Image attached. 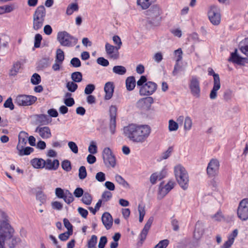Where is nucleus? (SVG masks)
Instances as JSON below:
<instances>
[{
	"label": "nucleus",
	"mask_w": 248,
	"mask_h": 248,
	"mask_svg": "<svg viewBox=\"0 0 248 248\" xmlns=\"http://www.w3.org/2000/svg\"><path fill=\"white\" fill-rule=\"evenodd\" d=\"M151 132L150 127L146 124H130L123 128L124 136L129 141L136 143L145 142Z\"/></svg>",
	"instance_id": "nucleus-1"
},
{
	"label": "nucleus",
	"mask_w": 248,
	"mask_h": 248,
	"mask_svg": "<svg viewBox=\"0 0 248 248\" xmlns=\"http://www.w3.org/2000/svg\"><path fill=\"white\" fill-rule=\"evenodd\" d=\"M175 178L180 186L186 190L188 188L189 183L188 174L186 169L181 164H178L174 168Z\"/></svg>",
	"instance_id": "nucleus-2"
},
{
	"label": "nucleus",
	"mask_w": 248,
	"mask_h": 248,
	"mask_svg": "<svg viewBox=\"0 0 248 248\" xmlns=\"http://www.w3.org/2000/svg\"><path fill=\"white\" fill-rule=\"evenodd\" d=\"M46 16V8L43 5L38 6L32 15V29L35 31L41 29Z\"/></svg>",
	"instance_id": "nucleus-3"
},
{
	"label": "nucleus",
	"mask_w": 248,
	"mask_h": 248,
	"mask_svg": "<svg viewBox=\"0 0 248 248\" xmlns=\"http://www.w3.org/2000/svg\"><path fill=\"white\" fill-rule=\"evenodd\" d=\"M13 229L5 220L0 223V248H4V243L12 238Z\"/></svg>",
	"instance_id": "nucleus-4"
},
{
	"label": "nucleus",
	"mask_w": 248,
	"mask_h": 248,
	"mask_svg": "<svg viewBox=\"0 0 248 248\" xmlns=\"http://www.w3.org/2000/svg\"><path fill=\"white\" fill-rule=\"evenodd\" d=\"M57 40L60 44L64 46L72 47L76 45L78 39L65 31L58 32Z\"/></svg>",
	"instance_id": "nucleus-5"
},
{
	"label": "nucleus",
	"mask_w": 248,
	"mask_h": 248,
	"mask_svg": "<svg viewBox=\"0 0 248 248\" xmlns=\"http://www.w3.org/2000/svg\"><path fill=\"white\" fill-rule=\"evenodd\" d=\"M36 100L37 97L34 96L20 94L16 97L15 102L19 106H28L31 105Z\"/></svg>",
	"instance_id": "nucleus-6"
},
{
	"label": "nucleus",
	"mask_w": 248,
	"mask_h": 248,
	"mask_svg": "<svg viewBox=\"0 0 248 248\" xmlns=\"http://www.w3.org/2000/svg\"><path fill=\"white\" fill-rule=\"evenodd\" d=\"M103 158L107 167L114 168L116 165V159L109 148H105L103 151Z\"/></svg>",
	"instance_id": "nucleus-7"
},
{
	"label": "nucleus",
	"mask_w": 248,
	"mask_h": 248,
	"mask_svg": "<svg viewBox=\"0 0 248 248\" xmlns=\"http://www.w3.org/2000/svg\"><path fill=\"white\" fill-rule=\"evenodd\" d=\"M237 216L242 220L248 219V199H244L240 202L237 209Z\"/></svg>",
	"instance_id": "nucleus-8"
},
{
	"label": "nucleus",
	"mask_w": 248,
	"mask_h": 248,
	"mask_svg": "<svg viewBox=\"0 0 248 248\" xmlns=\"http://www.w3.org/2000/svg\"><path fill=\"white\" fill-rule=\"evenodd\" d=\"M208 16L210 22L214 25H218L221 21V16L218 8L212 6L208 13Z\"/></svg>",
	"instance_id": "nucleus-9"
},
{
	"label": "nucleus",
	"mask_w": 248,
	"mask_h": 248,
	"mask_svg": "<svg viewBox=\"0 0 248 248\" xmlns=\"http://www.w3.org/2000/svg\"><path fill=\"white\" fill-rule=\"evenodd\" d=\"M189 88L192 95L198 98L201 96L200 81L196 77H192L189 83Z\"/></svg>",
	"instance_id": "nucleus-10"
},
{
	"label": "nucleus",
	"mask_w": 248,
	"mask_h": 248,
	"mask_svg": "<svg viewBox=\"0 0 248 248\" xmlns=\"http://www.w3.org/2000/svg\"><path fill=\"white\" fill-rule=\"evenodd\" d=\"M55 194L58 198L62 199L68 204L72 202L74 199L72 194L68 190L64 191L60 187L55 189Z\"/></svg>",
	"instance_id": "nucleus-11"
},
{
	"label": "nucleus",
	"mask_w": 248,
	"mask_h": 248,
	"mask_svg": "<svg viewBox=\"0 0 248 248\" xmlns=\"http://www.w3.org/2000/svg\"><path fill=\"white\" fill-rule=\"evenodd\" d=\"M219 162L217 159H212L208 164L206 172L208 175L213 177L217 175L219 168Z\"/></svg>",
	"instance_id": "nucleus-12"
},
{
	"label": "nucleus",
	"mask_w": 248,
	"mask_h": 248,
	"mask_svg": "<svg viewBox=\"0 0 248 248\" xmlns=\"http://www.w3.org/2000/svg\"><path fill=\"white\" fill-rule=\"evenodd\" d=\"M157 85L155 82L148 81L142 86L140 89L141 95H149L152 94L156 90Z\"/></svg>",
	"instance_id": "nucleus-13"
},
{
	"label": "nucleus",
	"mask_w": 248,
	"mask_h": 248,
	"mask_svg": "<svg viewBox=\"0 0 248 248\" xmlns=\"http://www.w3.org/2000/svg\"><path fill=\"white\" fill-rule=\"evenodd\" d=\"M118 47L113 46L108 43H107L105 45V50L107 54L109 57L113 60H117L119 57V52Z\"/></svg>",
	"instance_id": "nucleus-14"
},
{
	"label": "nucleus",
	"mask_w": 248,
	"mask_h": 248,
	"mask_svg": "<svg viewBox=\"0 0 248 248\" xmlns=\"http://www.w3.org/2000/svg\"><path fill=\"white\" fill-rule=\"evenodd\" d=\"M117 108L115 106H111L109 108L110 124L109 128L112 134H114L116 128V117L117 115Z\"/></svg>",
	"instance_id": "nucleus-15"
},
{
	"label": "nucleus",
	"mask_w": 248,
	"mask_h": 248,
	"mask_svg": "<svg viewBox=\"0 0 248 248\" xmlns=\"http://www.w3.org/2000/svg\"><path fill=\"white\" fill-rule=\"evenodd\" d=\"M43 139H48L51 137V132L48 126H37L35 130Z\"/></svg>",
	"instance_id": "nucleus-16"
},
{
	"label": "nucleus",
	"mask_w": 248,
	"mask_h": 248,
	"mask_svg": "<svg viewBox=\"0 0 248 248\" xmlns=\"http://www.w3.org/2000/svg\"><path fill=\"white\" fill-rule=\"evenodd\" d=\"M154 102L153 98L151 97H147L140 99L137 103L138 108L143 109H149L152 104Z\"/></svg>",
	"instance_id": "nucleus-17"
},
{
	"label": "nucleus",
	"mask_w": 248,
	"mask_h": 248,
	"mask_svg": "<svg viewBox=\"0 0 248 248\" xmlns=\"http://www.w3.org/2000/svg\"><path fill=\"white\" fill-rule=\"evenodd\" d=\"M60 165L59 161L57 159H51L47 158L45 160L44 167V168L45 169L50 170H57Z\"/></svg>",
	"instance_id": "nucleus-18"
},
{
	"label": "nucleus",
	"mask_w": 248,
	"mask_h": 248,
	"mask_svg": "<svg viewBox=\"0 0 248 248\" xmlns=\"http://www.w3.org/2000/svg\"><path fill=\"white\" fill-rule=\"evenodd\" d=\"M154 220V217H151L148 221H147L146 223L145 224L143 229H142V231L141 232L139 238L140 239V241L141 243L143 242L146 238L147 234L149 230H150L151 225L153 222Z\"/></svg>",
	"instance_id": "nucleus-19"
},
{
	"label": "nucleus",
	"mask_w": 248,
	"mask_h": 248,
	"mask_svg": "<svg viewBox=\"0 0 248 248\" xmlns=\"http://www.w3.org/2000/svg\"><path fill=\"white\" fill-rule=\"evenodd\" d=\"M102 222L107 230L111 228L113 223V219L111 215L108 212L104 213L102 216Z\"/></svg>",
	"instance_id": "nucleus-20"
},
{
	"label": "nucleus",
	"mask_w": 248,
	"mask_h": 248,
	"mask_svg": "<svg viewBox=\"0 0 248 248\" xmlns=\"http://www.w3.org/2000/svg\"><path fill=\"white\" fill-rule=\"evenodd\" d=\"M148 15L150 16L151 18L154 20L159 21L160 20L161 17L160 15L161 13V11L159 7L155 6L153 7L151 9L147 11Z\"/></svg>",
	"instance_id": "nucleus-21"
},
{
	"label": "nucleus",
	"mask_w": 248,
	"mask_h": 248,
	"mask_svg": "<svg viewBox=\"0 0 248 248\" xmlns=\"http://www.w3.org/2000/svg\"><path fill=\"white\" fill-rule=\"evenodd\" d=\"M174 184L171 181L169 182L164 186L161 185L159 186V195L161 198L164 197L167 193H168L173 187Z\"/></svg>",
	"instance_id": "nucleus-22"
},
{
	"label": "nucleus",
	"mask_w": 248,
	"mask_h": 248,
	"mask_svg": "<svg viewBox=\"0 0 248 248\" xmlns=\"http://www.w3.org/2000/svg\"><path fill=\"white\" fill-rule=\"evenodd\" d=\"M114 86L112 82H108L106 83L104 87V91L106 93L105 99L106 100H109L112 97L114 92Z\"/></svg>",
	"instance_id": "nucleus-23"
},
{
	"label": "nucleus",
	"mask_w": 248,
	"mask_h": 248,
	"mask_svg": "<svg viewBox=\"0 0 248 248\" xmlns=\"http://www.w3.org/2000/svg\"><path fill=\"white\" fill-rule=\"evenodd\" d=\"M28 133L24 131H21L18 135V142L16 148L25 147L27 142Z\"/></svg>",
	"instance_id": "nucleus-24"
},
{
	"label": "nucleus",
	"mask_w": 248,
	"mask_h": 248,
	"mask_svg": "<svg viewBox=\"0 0 248 248\" xmlns=\"http://www.w3.org/2000/svg\"><path fill=\"white\" fill-rule=\"evenodd\" d=\"M245 60V58L240 57L237 54V49H235L234 52L231 53V57L229 59V61L240 65L243 64Z\"/></svg>",
	"instance_id": "nucleus-25"
},
{
	"label": "nucleus",
	"mask_w": 248,
	"mask_h": 248,
	"mask_svg": "<svg viewBox=\"0 0 248 248\" xmlns=\"http://www.w3.org/2000/svg\"><path fill=\"white\" fill-rule=\"evenodd\" d=\"M220 88V82H218L217 79L216 82H214L213 88L210 93V98L214 100L217 97V91Z\"/></svg>",
	"instance_id": "nucleus-26"
},
{
	"label": "nucleus",
	"mask_w": 248,
	"mask_h": 248,
	"mask_svg": "<svg viewBox=\"0 0 248 248\" xmlns=\"http://www.w3.org/2000/svg\"><path fill=\"white\" fill-rule=\"evenodd\" d=\"M239 49L242 53L248 57V37L240 43Z\"/></svg>",
	"instance_id": "nucleus-27"
},
{
	"label": "nucleus",
	"mask_w": 248,
	"mask_h": 248,
	"mask_svg": "<svg viewBox=\"0 0 248 248\" xmlns=\"http://www.w3.org/2000/svg\"><path fill=\"white\" fill-rule=\"evenodd\" d=\"M126 87L128 91H132L136 86V80L133 76L128 77L125 80Z\"/></svg>",
	"instance_id": "nucleus-28"
},
{
	"label": "nucleus",
	"mask_w": 248,
	"mask_h": 248,
	"mask_svg": "<svg viewBox=\"0 0 248 248\" xmlns=\"http://www.w3.org/2000/svg\"><path fill=\"white\" fill-rule=\"evenodd\" d=\"M45 160L42 158H34L31 160L32 166L36 169L44 168Z\"/></svg>",
	"instance_id": "nucleus-29"
},
{
	"label": "nucleus",
	"mask_w": 248,
	"mask_h": 248,
	"mask_svg": "<svg viewBox=\"0 0 248 248\" xmlns=\"http://www.w3.org/2000/svg\"><path fill=\"white\" fill-rule=\"evenodd\" d=\"M18 152V155L23 156L25 155H29L33 151V149L30 147H21L20 148H16Z\"/></svg>",
	"instance_id": "nucleus-30"
},
{
	"label": "nucleus",
	"mask_w": 248,
	"mask_h": 248,
	"mask_svg": "<svg viewBox=\"0 0 248 248\" xmlns=\"http://www.w3.org/2000/svg\"><path fill=\"white\" fill-rule=\"evenodd\" d=\"M36 120L39 123L44 125L47 124L50 122L49 117L45 114L37 115Z\"/></svg>",
	"instance_id": "nucleus-31"
},
{
	"label": "nucleus",
	"mask_w": 248,
	"mask_h": 248,
	"mask_svg": "<svg viewBox=\"0 0 248 248\" xmlns=\"http://www.w3.org/2000/svg\"><path fill=\"white\" fill-rule=\"evenodd\" d=\"M78 10V4L76 3H72L67 6L66 13L67 15H71L74 12L77 11Z\"/></svg>",
	"instance_id": "nucleus-32"
},
{
	"label": "nucleus",
	"mask_w": 248,
	"mask_h": 248,
	"mask_svg": "<svg viewBox=\"0 0 248 248\" xmlns=\"http://www.w3.org/2000/svg\"><path fill=\"white\" fill-rule=\"evenodd\" d=\"M113 72L119 75H123L125 74L126 69L125 67L121 65L115 66L112 69Z\"/></svg>",
	"instance_id": "nucleus-33"
},
{
	"label": "nucleus",
	"mask_w": 248,
	"mask_h": 248,
	"mask_svg": "<svg viewBox=\"0 0 248 248\" xmlns=\"http://www.w3.org/2000/svg\"><path fill=\"white\" fill-rule=\"evenodd\" d=\"M64 59V54L63 51L60 48L57 49L56 51L55 62L62 63Z\"/></svg>",
	"instance_id": "nucleus-34"
},
{
	"label": "nucleus",
	"mask_w": 248,
	"mask_h": 248,
	"mask_svg": "<svg viewBox=\"0 0 248 248\" xmlns=\"http://www.w3.org/2000/svg\"><path fill=\"white\" fill-rule=\"evenodd\" d=\"M116 181L123 187L127 188L129 187L128 183L122 177V176L116 174L115 176Z\"/></svg>",
	"instance_id": "nucleus-35"
},
{
	"label": "nucleus",
	"mask_w": 248,
	"mask_h": 248,
	"mask_svg": "<svg viewBox=\"0 0 248 248\" xmlns=\"http://www.w3.org/2000/svg\"><path fill=\"white\" fill-rule=\"evenodd\" d=\"M81 201L84 204L88 205H90L92 202V197L89 193L85 192L83 195Z\"/></svg>",
	"instance_id": "nucleus-36"
},
{
	"label": "nucleus",
	"mask_w": 248,
	"mask_h": 248,
	"mask_svg": "<svg viewBox=\"0 0 248 248\" xmlns=\"http://www.w3.org/2000/svg\"><path fill=\"white\" fill-rule=\"evenodd\" d=\"M71 78L75 82H80L82 79V75L80 72H75L72 74Z\"/></svg>",
	"instance_id": "nucleus-37"
},
{
	"label": "nucleus",
	"mask_w": 248,
	"mask_h": 248,
	"mask_svg": "<svg viewBox=\"0 0 248 248\" xmlns=\"http://www.w3.org/2000/svg\"><path fill=\"white\" fill-rule=\"evenodd\" d=\"M192 126V120L189 116H186L185 119L184 130L189 131Z\"/></svg>",
	"instance_id": "nucleus-38"
},
{
	"label": "nucleus",
	"mask_w": 248,
	"mask_h": 248,
	"mask_svg": "<svg viewBox=\"0 0 248 248\" xmlns=\"http://www.w3.org/2000/svg\"><path fill=\"white\" fill-rule=\"evenodd\" d=\"M152 0H137V4L143 9H147L151 5Z\"/></svg>",
	"instance_id": "nucleus-39"
},
{
	"label": "nucleus",
	"mask_w": 248,
	"mask_h": 248,
	"mask_svg": "<svg viewBox=\"0 0 248 248\" xmlns=\"http://www.w3.org/2000/svg\"><path fill=\"white\" fill-rule=\"evenodd\" d=\"M97 241V237L96 235H93L88 242V248H96V245Z\"/></svg>",
	"instance_id": "nucleus-40"
},
{
	"label": "nucleus",
	"mask_w": 248,
	"mask_h": 248,
	"mask_svg": "<svg viewBox=\"0 0 248 248\" xmlns=\"http://www.w3.org/2000/svg\"><path fill=\"white\" fill-rule=\"evenodd\" d=\"M179 126L178 124L173 120L169 121V130L170 131H174L178 130Z\"/></svg>",
	"instance_id": "nucleus-41"
},
{
	"label": "nucleus",
	"mask_w": 248,
	"mask_h": 248,
	"mask_svg": "<svg viewBox=\"0 0 248 248\" xmlns=\"http://www.w3.org/2000/svg\"><path fill=\"white\" fill-rule=\"evenodd\" d=\"M62 167L66 171H70L72 169L70 161L68 160L63 161L62 163Z\"/></svg>",
	"instance_id": "nucleus-42"
},
{
	"label": "nucleus",
	"mask_w": 248,
	"mask_h": 248,
	"mask_svg": "<svg viewBox=\"0 0 248 248\" xmlns=\"http://www.w3.org/2000/svg\"><path fill=\"white\" fill-rule=\"evenodd\" d=\"M174 54L175 57V61L176 62H179L183 59V51L181 48H178L177 50H175L174 51Z\"/></svg>",
	"instance_id": "nucleus-43"
},
{
	"label": "nucleus",
	"mask_w": 248,
	"mask_h": 248,
	"mask_svg": "<svg viewBox=\"0 0 248 248\" xmlns=\"http://www.w3.org/2000/svg\"><path fill=\"white\" fill-rule=\"evenodd\" d=\"M66 87L69 91L74 92L77 89L78 86L73 81H69L66 84Z\"/></svg>",
	"instance_id": "nucleus-44"
},
{
	"label": "nucleus",
	"mask_w": 248,
	"mask_h": 248,
	"mask_svg": "<svg viewBox=\"0 0 248 248\" xmlns=\"http://www.w3.org/2000/svg\"><path fill=\"white\" fill-rule=\"evenodd\" d=\"M87 176V171L84 166H81L78 170V177L80 179L83 180Z\"/></svg>",
	"instance_id": "nucleus-45"
},
{
	"label": "nucleus",
	"mask_w": 248,
	"mask_h": 248,
	"mask_svg": "<svg viewBox=\"0 0 248 248\" xmlns=\"http://www.w3.org/2000/svg\"><path fill=\"white\" fill-rule=\"evenodd\" d=\"M3 107L5 108H9L10 110L14 109V105L12 101V98L9 97L4 102Z\"/></svg>",
	"instance_id": "nucleus-46"
},
{
	"label": "nucleus",
	"mask_w": 248,
	"mask_h": 248,
	"mask_svg": "<svg viewBox=\"0 0 248 248\" xmlns=\"http://www.w3.org/2000/svg\"><path fill=\"white\" fill-rule=\"evenodd\" d=\"M88 151L92 154H95L97 152V146L96 145V143L92 141L90 143V144L88 147Z\"/></svg>",
	"instance_id": "nucleus-47"
},
{
	"label": "nucleus",
	"mask_w": 248,
	"mask_h": 248,
	"mask_svg": "<svg viewBox=\"0 0 248 248\" xmlns=\"http://www.w3.org/2000/svg\"><path fill=\"white\" fill-rule=\"evenodd\" d=\"M46 196L42 191H39L36 193V199L41 202V205L46 202Z\"/></svg>",
	"instance_id": "nucleus-48"
},
{
	"label": "nucleus",
	"mask_w": 248,
	"mask_h": 248,
	"mask_svg": "<svg viewBox=\"0 0 248 248\" xmlns=\"http://www.w3.org/2000/svg\"><path fill=\"white\" fill-rule=\"evenodd\" d=\"M42 40V36L41 34L38 33L35 35L34 37V46L36 48H38L40 46L41 42Z\"/></svg>",
	"instance_id": "nucleus-49"
},
{
	"label": "nucleus",
	"mask_w": 248,
	"mask_h": 248,
	"mask_svg": "<svg viewBox=\"0 0 248 248\" xmlns=\"http://www.w3.org/2000/svg\"><path fill=\"white\" fill-rule=\"evenodd\" d=\"M41 82V77L37 73L34 74L31 78V82L34 85L38 84Z\"/></svg>",
	"instance_id": "nucleus-50"
},
{
	"label": "nucleus",
	"mask_w": 248,
	"mask_h": 248,
	"mask_svg": "<svg viewBox=\"0 0 248 248\" xmlns=\"http://www.w3.org/2000/svg\"><path fill=\"white\" fill-rule=\"evenodd\" d=\"M112 193L108 191H104L102 195V200L104 202H108L112 198Z\"/></svg>",
	"instance_id": "nucleus-51"
},
{
	"label": "nucleus",
	"mask_w": 248,
	"mask_h": 248,
	"mask_svg": "<svg viewBox=\"0 0 248 248\" xmlns=\"http://www.w3.org/2000/svg\"><path fill=\"white\" fill-rule=\"evenodd\" d=\"M20 63L19 62H16L14 63L13 66L11 70V74L12 75H15L18 72L20 68Z\"/></svg>",
	"instance_id": "nucleus-52"
},
{
	"label": "nucleus",
	"mask_w": 248,
	"mask_h": 248,
	"mask_svg": "<svg viewBox=\"0 0 248 248\" xmlns=\"http://www.w3.org/2000/svg\"><path fill=\"white\" fill-rule=\"evenodd\" d=\"M95 90V86L92 84H88L84 90V93L86 94H90Z\"/></svg>",
	"instance_id": "nucleus-53"
},
{
	"label": "nucleus",
	"mask_w": 248,
	"mask_h": 248,
	"mask_svg": "<svg viewBox=\"0 0 248 248\" xmlns=\"http://www.w3.org/2000/svg\"><path fill=\"white\" fill-rule=\"evenodd\" d=\"M68 145L70 150L75 154L78 153V147L75 142L73 141H69Z\"/></svg>",
	"instance_id": "nucleus-54"
},
{
	"label": "nucleus",
	"mask_w": 248,
	"mask_h": 248,
	"mask_svg": "<svg viewBox=\"0 0 248 248\" xmlns=\"http://www.w3.org/2000/svg\"><path fill=\"white\" fill-rule=\"evenodd\" d=\"M208 72L209 75H212L213 76L214 82H216V79L218 82H220V78L219 75L215 73L212 68H209L208 69Z\"/></svg>",
	"instance_id": "nucleus-55"
},
{
	"label": "nucleus",
	"mask_w": 248,
	"mask_h": 248,
	"mask_svg": "<svg viewBox=\"0 0 248 248\" xmlns=\"http://www.w3.org/2000/svg\"><path fill=\"white\" fill-rule=\"evenodd\" d=\"M95 179L100 182H103L106 180L105 174L103 172H99L96 174Z\"/></svg>",
	"instance_id": "nucleus-56"
},
{
	"label": "nucleus",
	"mask_w": 248,
	"mask_h": 248,
	"mask_svg": "<svg viewBox=\"0 0 248 248\" xmlns=\"http://www.w3.org/2000/svg\"><path fill=\"white\" fill-rule=\"evenodd\" d=\"M40 67L46 68L49 65V62L48 59H43L40 61L39 63Z\"/></svg>",
	"instance_id": "nucleus-57"
},
{
	"label": "nucleus",
	"mask_w": 248,
	"mask_h": 248,
	"mask_svg": "<svg viewBox=\"0 0 248 248\" xmlns=\"http://www.w3.org/2000/svg\"><path fill=\"white\" fill-rule=\"evenodd\" d=\"M97 63L103 66H107L109 64L108 61L103 57H99L97 59Z\"/></svg>",
	"instance_id": "nucleus-58"
},
{
	"label": "nucleus",
	"mask_w": 248,
	"mask_h": 248,
	"mask_svg": "<svg viewBox=\"0 0 248 248\" xmlns=\"http://www.w3.org/2000/svg\"><path fill=\"white\" fill-rule=\"evenodd\" d=\"M70 63L74 67H78L81 66V62L78 58H73L70 61Z\"/></svg>",
	"instance_id": "nucleus-59"
},
{
	"label": "nucleus",
	"mask_w": 248,
	"mask_h": 248,
	"mask_svg": "<svg viewBox=\"0 0 248 248\" xmlns=\"http://www.w3.org/2000/svg\"><path fill=\"white\" fill-rule=\"evenodd\" d=\"M63 224L65 227L68 230V231L73 232V226L69 221L67 218L63 219Z\"/></svg>",
	"instance_id": "nucleus-60"
},
{
	"label": "nucleus",
	"mask_w": 248,
	"mask_h": 248,
	"mask_svg": "<svg viewBox=\"0 0 248 248\" xmlns=\"http://www.w3.org/2000/svg\"><path fill=\"white\" fill-rule=\"evenodd\" d=\"M72 234V232L67 231V232L60 234L59 236V238L62 241H66L68 239L70 235H71Z\"/></svg>",
	"instance_id": "nucleus-61"
},
{
	"label": "nucleus",
	"mask_w": 248,
	"mask_h": 248,
	"mask_svg": "<svg viewBox=\"0 0 248 248\" xmlns=\"http://www.w3.org/2000/svg\"><path fill=\"white\" fill-rule=\"evenodd\" d=\"M112 39L114 44L117 45V46H115L116 47H118V48H120L122 45V43L120 38L117 35H114Z\"/></svg>",
	"instance_id": "nucleus-62"
},
{
	"label": "nucleus",
	"mask_w": 248,
	"mask_h": 248,
	"mask_svg": "<svg viewBox=\"0 0 248 248\" xmlns=\"http://www.w3.org/2000/svg\"><path fill=\"white\" fill-rule=\"evenodd\" d=\"M107 243V238L106 236H102L101 237L99 244H98V248H104L106 244Z\"/></svg>",
	"instance_id": "nucleus-63"
},
{
	"label": "nucleus",
	"mask_w": 248,
	"mask_h": 248,
	"mask_svg": "<svg viewBox=\"0 0 248 248\" xmlns=\"http://www.w3.org/2000/svg\"><path fill=\"white\" fill-rule=\"evenodd\" d=\"M233 238H229L228 240L226 241L224 244L221 247V248H230L233 243Z\"/></svg>",
	"instance_id": "nucleus-64"
}]
</instances>
